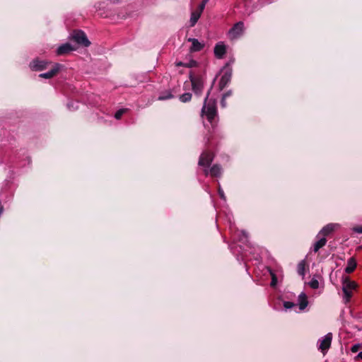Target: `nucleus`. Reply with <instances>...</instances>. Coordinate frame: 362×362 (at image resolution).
<instances>
[{"label":"nucleus","mask_w":362,"mask_h":362,"mask_svg":"<svg viewBox=\"0 0 362 362\" xmlns=\"http://www.w3.org/2000/svg\"><path fill=\"white\" fill-rule=\"evenodd\" d=\"M358 284L356 281H352L349 277L346 276L342 279V291L344 293L343 300L345 303L350 302L354 292L356 290Z\"/></svg>","instance_id":"1"},{"label":"nucleus","mask_w":362,"mask_h":362,"mask_svg":"<svg viewBox=\"0 0 362 362\" xmlns=\"http://www.w3.org/2000/svg\"><path fill=\"white\" fill-rule=\"evenodd\" d=\"M209 93H208L204 104L202 109V116H206L207 120L212 124L216 116V107L214 100L209 99Z\"/></svg>","instance_id":"2"},{"label":"nucleus","mask_w":362,"mask_h":362,"mask_svg":"<svg viewBox=\"0 0 362 362\" xmlns=\"http://www.w3.org/2000/svg\"><path fill=\"white\" fill-rule=\"evenodd\" d=\"M189 80L192 84V90L194 94L200 95L202 93L206 80L204 76L194 75L192 72H190Z\"/></svg>","instance_id":"3"},{"label":"nucleus","mask_w":362,"mask_h":362,"mask_svg":"<svg viewBox=\"0 0 362 362\" xmlns=\"http://www.w3.org/2000/svg\"><path fill=\"white\" fill-rule=\"evenodd\" d=\"M332 334L331 332L320 339L317 341L318 349L325 355L331 346Z\"/></svg>","instance_id":"4"},{"label":"nucleus","mask_w":362,"mask_h":362,"mask_svg":"<svg viewBox=\"0 0 362 362\" xmlns=\"http://www.w3.org/2000/svg\"><path fill=\"white\" fill-rule=\"evenodd\" d=\"M72 38L76 43L84 47H88L90 44L85 33L81 30H75L72 34Z\"/></svg>","instance_id":"5"},{"label":"nucleus","mask_w":362,"mask_h":362,"mask_svg":"<svg viewBox=\"0 0 362 362\" xmlns=\"http://www.w3.org/2000/svg\"><path fill=\"white\" fill-rule=\"evenodd\" d=\"M244 31V23L242 21L236 23L228 31V36L230 39L239 37Z\"/></svg>","instance_id":"6"},{"label":"nucleus","mask_w":362,"mask_h":362,"mask_svg":"<svg viewBox=\"0 0 362 362\" xmlns=\"http://www.w3.org/2000/svg\"><path fill=\"white\" fill-rule=\"evenodd\" d=\"M214 160V153L211 151H204L199 160V165L203 166L205 168H208V167L211 165Z\"/></svg>","instance_id":"7"},{"label":"nucleus","mask_w":362,"mask_h":362,"mask_svg":"<svg viewBox=\"0 0 362 362\" xmlns=\"http://www.w3.org/2000/svg\"><path fill=\"white\" fill-rule=\"evenodd\" d=\"M214 55L218 59H222L226 52V47L223 42H218L214 47Z\"/></svg>","instance_id":"8"},{"label":"nucleus","mask_w":362,"mask_h":362,"mask_svg":"<svg viewBox=\"0 0 362 362\" xmlns=\"http://www.w3.org/2000/svg\"><path fill=\"white\" fill-rule=\"evenodd\" d=\"M339 227L338 224L336 223H329L327 226H324L322 230L317 234V237L323 236L325 237L332 233L334 230H336Z\"/></svg>","instance_id":"9"},{"label":"nucleus","mask_w":362,"mask_h":362,"mask_svg":"<svg viewBox=\"0 0 362 362\" xmlns=\"http://www.w3.org/2000/svg\"><path fill=\"white\" fill-rule=\"evenodd\" d=\"M187 41L192 42L189 48L191 52H199L204 47V43L199 42L197 39L189 37Z\"/></svg>","instance_id":"10"},{"label":"nucleus","mask_w":362,"mask_h":362,"mask_svg":"<svg viewBox=\"0 0 362 362\" xmlns=\"http://www.w3.org/2000/svg\"><path fill=\"white\" fill-rule=\"evenodd\" d=\"M221 168L218 165H214L210 169L204 168V173L206 176L219 177L221 175Z\"/></svg>","instance_id":"11"},{"label":"nucleus","mask_w":362,"mask_h":362,"mask_svg":"<svg viewBox=\"0 0 362 362\" xmlns=\"http://www.w3.org/2000/svg\"><path fill=\"white\" fill-rule=\"evenodd\" d=\"M202 12L203 11L200 10L199 8L191 12V16L189 19L190 27H194L196 25L199 18L201 17Z\"/></svg>","instance_id":"12"},{"label":"nucleus","mask_w":362,"mask_h":362,"mask_svg":"<svg viewBox=\"0 0 362 362\" xmlns=\"http://www.w3.org/2000/svg\"><path fill=\"white\" fill-rule=\"evenodd\" d=\"M47 62L45 61L34 60L30 64V69L34 71H41L46 68Z\"/></svg>","instance_id":"13"},{"label":"nucleus","mask_w":362,"mask_h":362,"mask_svg":"<svg viewBox=\"0 0 362 362\" xmlns=\"http://www.w3.org/2000/svg\"><path fill=\"white\" fill-rule=\"evenodd\" d=\"M59 69L60 65L59 64H56L50 71L41 74L39 75V76L45 78H51L57 74V73L59 71Z\"/></svg>","instance_id":"14"},{"label":"nucleus","mask_w":362,"mask_h":362,"mask_svg":"<svg viewBox=\"0 0 362 362\" xmlns=\"http://www.w3.org/2000/svg\"><path fill=\"white\" fill-rule=\"evenodd\" d=\"M357 266V262L355 257H352L347 260V265L345 268V272L346 274L352 273Z\"/></svg>","instance_id":"15"},{"label":"nucleus","mask_w":362,"mask_h":362,"mask_svg":"<svg viewBox=\"0 0 362 362\" xmlns=\"http://www.w3.org/2000/svg\"><path fill=\"white\" fill-rule=\"evenodd\" d=\"M73 50H74V48L72 47V46L70 44L66 43V44H64V45L59 46L57 48V55H63V54H67Z\"/></svg>","instance_id":"16"},{"label":"nucleus","mask_w":362,"mask_h":362,"mask_svg":"<svg viewBox=\"0 0 362 362\" xmlns=\"http://www.w3.org/2000/svg\"><path fill=\"white\" fill-rule=\"evenodd\" d=\"M317 238H318V240L315 243V244L313 245V250L315 252H317L320 249L323 247L327 243V239L325 237H323V236L317 237Z\"/></svg>","instance_id":"17"},{"label":"nucleus","mask_w":362,"mask_h":362,"mask_svg":"<svg viewBox=\"0 0 362 362\" xmlns=\"http://www.w3.org/2000/svg\"><path fill=\"white\" fill-rule=\"evenodd\" d=\"M308 304V298H307L306 294L304 293H301L298 296V305L299 306V309L300 310H303L307 307Z\"/></svg>","instance_id":"18"},{"label":"nucleus","mask_w":362,"mask_h":362,"mask_svg":"<svg viewBox=\"0 0 362 362\" xmlns=\"http://www.w3.org/2000/svg\"><path fill=\"white\" fill-rule=\"evenodd\" d=\"M231 78L230 73H225L221 78L219 82V86L221 89H223L227 83L230 81Z\"/></svg>","instance_id":"19"},{"label":"nucleus","mask_w":362,"mask_h":362,"mask_svg":"<svg viewBox=\"0 0 362 362\" xmlns=\"http://www.w3.org/2000/svg\"><path fill=\"white\" fill-rule=\"evenodd\" d=\"M175 66L192 68V67L197 66V62L194 59H191L188 62H177L175 63Z\"/></svg>","instance_id":"20"},{"label":"nucleus","mask_w":362,"mask_h":362,"mask_svg":"<svg viewBox=\"0 0 362 362\" xmlns=\"http://www.w3.org/2000/svg\"><path fill=\"white\" fill-rule=\"evenodd\" d=\"M305 263L304 261H301L298 263L297 267V272L298 274L301 276L302 277H304L305 276Z\"/></svg>","instance_id":"21"},{"label":"nucleus","mask_w":362,"mask_h":362,"mask_svg":"<svg viewBox=\"0 0 362 362\" xmlns=\"http://www.w3.org/2000/svg\"><path fill=\"white\" fill-rule=\"evenodd\" d=\"M192 99V94L190 93H185L180 95V100L182 103H187Z\"/></svg>","instance_id":"22"},{"label":"nucleus","mask_w":362,"mask_h":362,"mask_svg":"<svg viewBox=\"0 0 362 362\" xmlns=\"http://www.w3.org/2000/svg\"><path fill=\"white\" fill-rule=\"evenodd\" d=\"M173 97V95L170 92H168V93H163V94L160 95L158 96V100H164L170 99Z\"/></svg>","instance_id":"23"},{"label":"nucleus","mask_w":362,"mask_h":362,"mask_svg":"<svg viewBox=\"0 0 362 362\" xmlns=\"http://www.w3.org/2000/svg\"><path fill=\"white\" fill-rule=\"evenodd\" d=\"M309 286L313 289H317L319 287V282L316 279H312L309 282Z\"/></svg>","instance_id":"24"},{"label":"nucleus","mask_w":362,"mask_h":362,"mask_svg":"<svg viewBox=\"0 0 362 362\" xmlns=\"http://www.w3.org/2000/svg\"><path fill=\"white\" fill-rule=\"evenodd\" d=\"M126 109H120L119 110H117L115 114V117L117 119H119L123 115V114L126 112Z\"/></svg>","instance_id":"25"},{"label":"nucleus","mask_w":362,"mask_h":362,"mask_svg":"<svg viewBox=\"0 0 362 362\" xmlns=\"http://www.w3.org/2000/svg\"><path fill=\"white\" fill-rule=\"evenodd\" d=\"M296 305L293 303V302H290V301H285L284 303V307L287 310V309H291L293 307H295Z\"/></svg>","instance_id":"26"},{"label":"nucleus","mask_w":362,"mask_h":362,"mask_svg":"<svg viewBox=\"0 0 362 362\" xmlns=\"http://www.w3.org/2000/svg\"><path fill=\"white\" fill-rule=\"evenodd\" d=\"M209 0H202V1L201 2V4L199 5L198 8L203 11L204 10L205 8V6L206 5V4L209 2Z\"/></svg>","instance_id":"27"},{"label":"nucleus","mask_w":362,"mask_h":362,"mask_svg":"<svg viewBox=\"0 0 362 362\" xmlns=\"http://www.w3.org/2000/svg\"><path fill=\"white\" fill-rule=\"evenodd\" d=\"M353 230L357 233H362V225L354 227Z\"/></svg>","instance_id":"28"},{"label":"nucleus","mask_w":362,"mask_h":362,"mask_svg":"<svg viewBox=\"0 0 362 362\" xmlns=\"http://www.w3.org/2000/svg\"><path fill=\"white\" fill-rule=\"evenodd\" d=\"M226 94H224L221 100V105L223 107H226Z\"/></svg>","instance_id":"29"},{"label":"nucleus","mask_w":362,"mask_h":362,"mask_svg":"<svg viewBox=\"0 0 362 362\" xmlns=\"http://www.w3.org/2000/svg\"><path fill=\"white\" fill-rule=\"evenodd\" d=\"M218 194L221 199H225L223 191L220 187L218 188Z\"/></svg>","instance_id":"30"},{"label":"nucleus","mask_w":362,"mask_h":362,"mask_svg":"<svg viewBox=\"0 0 362 362\" xmlns=\"http://www.w3.org/2000/svg\"><path fill=\"white\" fill-rule=\"evenodd\" d=\"M358 348H359V345H358V344H355V345H354V346L351 347V351H352V352H356V351L358 350Z\"/></svg>","instance_id":"31"},{"label":"nucleus","mask_w":362,"mask_h":362,"mask_svg":"<svg viewBox=\"0 0 362 362\" xmlns=\"http://www.w3.org/2000/svg\"><path fill=\"white\" fill-rule=\"evenodd\" d=\"M276 279L274 275H273L271 285L274 286L276 284Z\"/></svg>","instance_id":"32"},{"label":"nucleus","mask_w":362,"mask_h":362,"mask_svg":"<svg viewBox=\"0 0 362 362\" xmlns=\"http://www.w3.org/2000/svg\"><path fill=\"white\" fill-rule=\"evenodd\" d=\"M241 233H242L243 238H245L247 240V234L245 231H241Z\"/></svg>","instance_id":"33"},{"label":"nucleus","mask_w":362,"mask_h":362,"mask_svg":"<svg viewBox=\"0 0 362 362\" xmlns=\"http://www.w3.org/2000/svg\"><path fill=\"white\" fill-rule=\"evenodd\" d=\"M226 98L230 96L231 95V93L230 92H228L226 93Z\"/></svg>","instance_id":"34"},{"label":"nucleus","mask_w":362,"mask_h":362,"mask_svg":"<svg viewBox=\"0 0 362 362\" xmlns=\"http://www.w3.org/2000/svg\"><path fill=\"white\" fill-rule=\"evenodd\" d=\"M116 1H119V0H115Z\"/></svg>","instance_id":"35"}]
</instances>
